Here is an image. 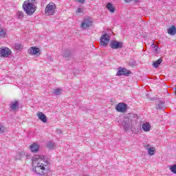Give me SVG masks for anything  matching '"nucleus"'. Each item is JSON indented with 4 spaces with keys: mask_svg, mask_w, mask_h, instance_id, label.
<instances>
[{
    "mask_svg": "<svg viewBox=\"0 0 176 176\" xmlns=\"http://www.w3.org/2000/svg\"><path fill=\"white\" fill-rule=\"evenodd\" d=\"M14 47V49L16 50H21V47H21V44H20V43H15Z\"/></svg>",
    "mask_w": 176,
    "mask_h": 176,
    "instance_id": "nucleus-27",
    "label": "nucleus"
},
{
    "mask_svg": "<svg viewBox=\"0 0 176 176\" xmlns=\"http://www.w3.org/2000/svg\"><path fill=\"white\" fill-rule=\"evenodd\" d=\"M16 14L19 19H23V17H24V12H23V11H18Z\"/></svg>",
    "mask_w": 176,
    "mask_h": 176,
    "instance_id": "nucleus-26",
    "label": "nucleus"
},
{
    "mask_svg": "<svg viewBox=\"0 0 176 176\" xmlns=\"http://www.w3.org/2000/svg\"><path fill=\"white\" fill-rule=\"evenodd\" d=\"M92 24L93 22L91 21V19L87 18L82 23L81 28L82 30H87V28H89V27H91Z\"/></svg>",
    "mask_w": 176,
    "mask_h": 176,
    "instance_id": "nucleus-8",
    "label": "nucleus"
},
{
    "mask_svg": "<svg viewBox=\"0 0 176 176\" xmlns=\"http://www.w3.org/2000/svg\"><path fill=\"white\" fill-rule=\"evenodd\" d=\"M142 129L144 130V131H149L151 130V124H149V122L144 123Z\"/></svg>",
    "mask_w": 176,
    "mask_h": 176,
    "instance_id": "nucleus-17",
    "label": "nucleus"
},
{
    "mask_svg": "<svg viewBox=\"0 0 176 176\" xmlns=\"http://www.w3.org/2000/svg\"><path fill=\"white\" fill-rule=\"evenodd\" d=\"M161 63H163V58H160L157 60L153 62L152 65L153 68H159V65H160Z\"/></svg>",
    "mask_w": 176,
    "mask_h": 176,
    "instance_id": "nucleus-16",
    "label": "nucleus"
},
{
    "mask_svg": "<svg viewBox=\"0 0 176 176\" xmlns=\"http://www.w3.org/2000/svg\"><path fill=\"white\" fill-rule=\"evenodd\" d=\"M122 126H124V130L127 131L129 130L130 129V122H129V121H127V118L125 119L123 122H122Z\"/></svg>",
    "mask_w": 176,
    "mask_h": 176,
    "instance_id": "nucleus-15",
    "label": "nucleus"
},
{
    "mask_svg": "<svg viewBox=\"0 0 176 176\" xmlns=\"http://www.w3.org/2000/svg\"><path fill=\"white\" fill-rule=\"evenodd\" d=\"M30 150H31L32 152H33L34 153H36V152H38V151H39V145L37 144L36 143H33V144L30 146Z\"/></svg>",
    "mask_w": 176,
    "mask_h": 176,
    "instance_id": "nucleus-14",
    "label": "nucleus"
},
{
    "mask_svg": "<svg viewBox=\"0 0 176 176\" xmlns=\"http://www.w3.org/2000/svg\"><path fill=\"white\" fill-rule=\"evenodd\" d=\"M116 109L118 112L124 113L127 111V104L124 102H120L116 105Z\"/></svg>",
    "mask_w": 176,
    "mask_h": 176,
    "instance_id": "nucleus-7",
    "label": "nucleus"
},
{
    "mask_svg": "<svg viewBox=\"0 0 176 176\" xmlns=\"http://www.w3.org/2000/svg\"><path fill=\"white\" fill-rule=\"evenodd\" d=\"M169 168L173 174H176V164L171 165Z\"/></svg>",
    "mask_w": 176,
    "mask_h": 176,
    "instance_id": "nucleus-23",
    "label": "nucleus"
},
{
    "mask_svg": "<svg viewBox=\"0 0 176 176\" xmlns=\"http://www.w3.org/2000/svg\"><path fill=\"white\" fill-rule=\"evenodd\" d=\"M163 108H164V103L160 102L157 105V109H163Z\"/></svg>",
    "mask_w": 176,
    "mask_h": 176,
    "instance_id": "nucleus-25",
    "label": "nucleus"
},
{
    "mask_svg": "<svg viewBox=\"0 0 176 176\" xmlns=\"http://www.w3.org/2000/svg\"><path fill=\"white\" fill-rule=\"evenodd\" d=\"M6 35V31L2 28H0V36L3 37Z\"/></svg>",
    "mask_w": 176,
    "mask_h": 176,
    "instance_id": "nucleus-24",
    "label": "nucleus"
},
{
    "mask_svg": "<svg viewBox=\"0 0 176 176\" xmlns=\"http://www.w3.org/2000/svg\"><path fill=\"white\" fill-rule=\"evenodd\" d=\"M78 1L80 3H85V0H76Z\"/></svg>",
    "mask_w": 176,
    "mask_h": 176,
    "instance_id": "nucleus-32",
    "label": "nucleus"
},
{
    "mask_svg": "<svg viewBox=\"0 0 176 176\" xmlns=\"http://www.w3.org/2000/svg\"><path fill=\"white\" fill-rule=\"evenodd\" d=\"M146 148L148 151V155H150V156H152L153 155H155L156 148H155V147H151V145L147 144L146 146Z\"/></svg>",
    "mask_w": 176,
    "mask_h": 176,
    "instance_id": "nucleus-12",
    "label": "nucleus"
},
{
    "mask_svg": "<svg viewBox=\"0 0 176 176\" xmlns=\"http://www.w3.org/2000/svg\"><path fill=\"white\" fill-rule=\"evenodd\" d=\"M168 34L169 35H175L176 34V28L174 25H172L168 29Z\"/></svg>",
    "mask_w": 176,
    "mask_h": 176,
    "instance_id": "nucleus-18",
    "label": "nucleus"
},
{
    "mask_svg": "<svg viewBox=\"0 0 176 176\" xmlns=\"http://www.w3.org/2000/svg\"><path fill=\"white\" fill-rule=\"evenodd\" d=\"M37 116L38 119L41 120V122H43V123H46V122H47V118H46V116L43 114V113L42 112L38 113L37 114Z\"/></svg>",
    "mask_w": 176,
    "mask_h": 176,
    "instance_id": "nucleus-13",
    "label": "nucleus"
},
{
    "mask_svg": "<svg viewBox=\"0 0 176 176\" xmlns=\"http://www.w3.org/2000/svg\"><path fill=\"white\" fill-rule=\"evenodd\" d=\"M12 54V50L7 47H2L0 48V57H8Z\"/></svg>",
    "mask_w": 176,
    "mask_h": 176,
    "instance_id": "nucleus-4",
    "label": "nucleus"
},
{
    "mask_svg": "<svg viewBox=\"0 0 176 176\" xmlns=\"http://www.w3.org/2000/svg\"><path fill=\"white\" fill-rule=\"evenodd\" d=\"M33 171L38 175H43L45 170H47L49 167V162L45 160V157L42 155H34L32 157Z\"/></svg>",
    "mask_w": 176,
    "mask_h": 176,
    "instance_id": "nucleus-1",
    "label": "nucleus"
},
{
    "mask_svg": "<svg viewBox=\"0 0 176 176\" xmlns=\"http://www.w3.org/2000/svg\"><path fill=\"white\" fill-rule=\"evenodd\" d=\"M0 133H5V127L3 125H0Z\"/></svg>",
    "mask_w": 176,
    "mask_h": 176,
    "instance_id": "nucleus-28",
    "label": "nucleus"
},
{
    "mask_svg": "<svg viewBox=\"0 0 176 176\" xmlns=\"http://www.w3.org/2000/svg\"><path fill=\"white\" fill-rule=\"evenodd\" d=\"M19 108H20L19 100H15L10 102V109H11V111H16V109H19Z\"/></svg>",
    "mask_w": 176,
    "mask_h": 176,
    "instance_id": "nucleus-10",
    "label": "nucleus"
},
{
    "mask_svg": "<svg viewBox=\"0 0 176 176\" xmlns=\"http://www.w3.org/2000/svg\"><path fill=\"white\" fill-rule=\"evenodd\" d=\"M61 93H63V90L60 88H58L54 90V94H55L56 96H60Z\"/></svg>",
    "mask_w": 176,
    "mask_h": 176,
    "instance_id": "nucleus-22",
    "label": "nucleus"
},
{
    "mask_svg": "<svg viewBox=\"0 0 176 176\" xmlns=\"http://www.w3.org/2000/svg\"><path fill=\"white\" fill-rule=\"evenodd\" d=\"M107 8L108 10L111 12V13H113L115 12V8H113V6L111 3H108L107 5Z\"/></svg>",
    "mask_w": 176,
    "mask_h": 176,
    "instance_id": "nucleus-19",
    "label": "nucleus"
},
{
    "mask_svg": "<svg viewBox=\"0 0 176 176\" xmlns=\"http://www.w3.org/2000/svg\"><path fill=\"white\" fill-rule=\"evenodd\" d=\"M110 47H111V49L116 50L122 49V47H123V43L116 41H111L110 42Z\"/></svg>",
    "mask_w": 176,
    "mask_h": 176,
    "instance_id": "nucleus-9",
    "label": "nucleus"
},
{
    "mask_svg": "<svg viewBox=\"0 0 176 176\" xmlns=\"http://www.w3.org/2000/svg\"><path fill=\"white\" fill-rule=\"evenodd\" d=\"M109 35H108L107 33L104 34H102L100 37V45L103 47H107L108 45V43H109Z\"/></svg>",
    "mask_w": 176,
    "mask_h": 176,
    "instance_id": "nucleus-5",
    "label": "nucleus"
},
{
    "mask_svg": "<svg viewBox=\"0 0 176 176\" xmlns=\"http://www.w3.org/2000/svg\"><path fill=\"white\" fill-rule=\"evenodd\" d=\"M23 155H24V152L23 151H21L16 153V155L14 157L15 160H21V157H23Z\"/></svg>",
    "mask_w": 176,
    "mask_h": 176,
    "instance_id": "nucleus-20",
    "label": "nucleus"
},
{
    "mask_svg": "<svg viewBox=\"0 0 176 176\" xmlns=\"http://www.w3.org/2000/svg\"><path fill=\"white\" fill-rule=\"evenodd\" d=\"M82 12H83L82 8H78L76 10V13H82Z\"/></svg>",
    "mask_w": 176,
    "mask_h": 176,
    "instance_id": "nucleus-29",
    "label": "nucleus"
},
{
    "mask_svg": "<svg viewBox=\"0 0 176 176\" xmlns=\"http://www.w3.org/2000/svg\"><path fill=\"white\" fill-rule=\"evenodd\" d=\"M28 53L32 56H36V54L39 53V48L36 47H32L28 50Z\"/></svg>",
    "mask_w": 176,
    "mask_h": 176,
    "instance_id": "nucleus-11",
    "label": "nucleus"
},
{
    "mask_svg": "<svg viewBox=\"0 0 176 176\" xmlns=\"http://www.w3.org/2000/svg\"><path fill=\"white\" fill-rule=\"evenodd\" d=\"M132 0H124V2H126V3H129V2H131ZM135 2H138V0H134Z\"/></svg>",
    "mask_w": 176,
    "mask_h": 176,
    "instance_id": "nucleus-31",
    "label": "nucleus"
},
{
    "mask_svg": "<svg viewBox=\"0 0 176 176\" xmlns=\"http://www.w3.org/2000/svg\"><path fill=\"white\" fill-rule=\"evenodd\" d=\"M131 74V71L127 70L126 68H118V71L117 72L116 76H127Z\"/></svg>",
    "mask_w": 176,
    "mask_h": 176,
    "instance_id": "nucleus-6",
    "label": "nucleus"
},
{
    "mask_svg": "<svg viewBox=\"0 0 176 176\" xmlns=\"http://www.w3.org/2000/svg\"><path fill=\"white\" fill-rule=\"evenodd\" d=\"M56 133H57L58 134H63V130H61V129H57V130H56Z\"/></svg>",
    "mask_w": 176,
    "mask_h": 176,
    "instance_id": "nucleus-30",
    "label": "nucleus"
},
{
    "mask_svg": "<svg viewBox=\"0 0 176 176\" xmlns=\"http://www.w3.org/2000/svg\"><path fill=\"white\" fill-rule=\"evenodd\" d=\"M64 57H69V54H64Z\"/></svg>",
    "mask_w": 176,
    "mask_h": 176,
    "instance_id": "nucleus-33",
    "label": "nucleus"
},
{
    "mask_svg": "<svg viewBox=\"0 0 176 176\" xmlns=\"http://www.w3.org/2000/svg\"><path fill=\"white\" fill-rule=\"evenodd\" d=\"M22 7L28 16H32V14H34L36 10V7L34 3L30 2V0L24 1Z\"/></svg>",
    "mask_w": 176,
    "mask_h": 176,
    "instance_id": "nucleus-2",
    "label": "nucleus"
},
{
    "mask_svg": "<svg viewBox=\"0 0 176 176\" xmlns=\"http://www.w3.org/2000/svg\"><path fill=\"white\" fill-rule=\"evenodd\" d=\"M56 13V4L54 3H50L46 6L45 14L46 16H53Z\"/></svg>",
    "mask_w": 176,
    "mask_h": 176,
    "instance_id": "nucleus-3",
    "label": "nucleus"
},
{
    "mask_svg": "<svg viewBox=\"0 0 176 176\" xmlns=\"http://www.w3.org/2000/svg\"><path fill=\"white\" fill-rule=\"evenodd\" d=\"M47 147L50 148V149H54V148H56V144H54V142H49L47 143Z\"/></svg>",
    "mask_w": 176,
    "mask_h": 176,
    "instance_id": "nucleus-21",
    "label": "nucleus"
}]
</instances>
